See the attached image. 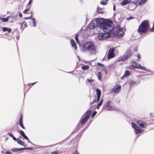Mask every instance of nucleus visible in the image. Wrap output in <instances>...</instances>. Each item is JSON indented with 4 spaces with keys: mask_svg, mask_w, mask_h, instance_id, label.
<instances>
[{
    "mask_svg": "<svg viewBox=\"0 0 154 154\" xmlns=\"http://www.w3.org/2000/svg\"><path fill=\"white\" fill-rule=\"evenodd\" d=\"M19 133H20V134L23 136V137L25 139V138H27L28 139V137L27 136H26L24 132L22 131L21 130H20L19 131Z\"/></svg>",
    "mask_w": 154,
    "mask_h": 154,
    "instance_id": "nucleus-21",
    "label": "nucleus"
},
{
    "mask_svg": "<svg viewBox=\"0 0 154 154\" xmlns=\"http://www.w3.org/2000/svg\"><path fill=\"white\" fill-rule=\"evenodd\" d=\"M137 123L139 126L142 128H145L147 126V123L141 120L137 121Z\"/></svg>",
    "mask_w": 154,
    "mask_h": 154,
    "instance_id": "nucleus-11",
    "label": "nucleus"
},
{
    "mask_svg": "<svg viewBox=\"0 0 154 154\" xmlns=\"http://www.w3.org/2000/svg\"><path fill=\"white\" fill-rule=\"evenodd\" d=\"M95 101H96L95 100H94V101H93L92 103H92V104H93V103H94L95 102Z\"/></svg>",
    "mask_w": 154,
    "mask_h": 154,
    "instance_id": "nucleus-57",
    "label": "nucleus"
},
{
    "mask_svg": "<svg viewBox=\"0 0 154 154\" xmlns=\"http://www.w3.org/2000/svg\"><path fill=\"white\" fill-rule=\"evenodd\" d=\"M6 153L7 154H11V153L9 151H7L6 152Z\"/></svg>",
    "mask_w": 154,
    "mask_h": 154,
    "instance_id": "nucleus-49",
    "label": "nucleus"
},
{
    "mask_svg": "<svg viewBox=\"0 0 154 154\" xmlns=\"http://www.w3.org/2000/svg\"><path fill=\"white\" fill-rule=\"evenodd\" d=\"M89 68V66H83L82 67V68L84 70H86L88 69Z\"/></svg>",
    "mask_w": 154,
    "mask_h": 154,
    "instance_id": "nucleus-30",
    "label": "nucleus"
},
{
    "mask_svg": "<svg viewBox=\"0 0 154 154\" xmlns=\"http://www.w3.org/2000/svg\"><path fill=\"white\" fill-rule=\"evenodd\" d=\"M130 72L128 70H125V73L123 76L121 78V79H122L124 77H127L128 76H129L130 75Z\"/></svg>",
    "mask_w": 154,
    "mask_h": 154,
    "instance_id": "nucleus-19",
    "label": "nucleus"
},
{
    "mask_svg": "<svg viewBox=\"0 0 154 154\" xmlns=\"http://www.w3.org/2000/svg\"><path fill=\"white\" fill-rule=\"evenodd\" d=\"M32 23H33V26L34 27H36V21L35 19L32 18Z\"/></svg>",
    "mask_w": 154,
    "mask_h": 154,
    "instance_id": "nucleus-29",
    "label": "nucleus"
},
{
    "mask_svg": "<svg viewBox=\"0 0 154 154\" xmlns=\"http://www.w3.org/2000/svg\"><path fill=\"white\" fill-rule=\"evenodd\" d=\"M129 3V0H123L121 2V4L122 5H125Z\"/></svg>",
    "mask_w": 154,
    "mask_h": 154,
    "instance_id": "nucleus-20",
    "label": "nucleus"
},
{
    "mask_svg": "<svg viewBox=\"0 0 154 154\" xmlns=\"http://www.w3.org/2000/svg\"><path fill=\"white\" fill-rule=\"evenodd\" d=\"M131 125L133 128L135 130V134L141 133L142 132V130L139 127L136 125L133 122H132Z\"/></svg>",
    "mask_w": 154,
    "mask_h": 154,
    "instance_id": "nucleus-8",
    "label": "nucleus"
},
{
    "mask_svg": "<svg viewBox=\"0 0 154 154\" xmlns=\"http://www.w3.org/2000/svg\"><path fill=\"white\" fill-rule=\"evenodd\" d=\"M131 65L137 69L145 71L147 72H150V70L146 67L141 66L140 64L134 61H132L131 62Z\"/></svg>",
    "mask_w": 154,
    "mask_h": 154,
    "instance_id": "nucleus-5",
    "label": "nucleus"
},
{
    "mask_svg": "<svg viewBox=\"0 0 154 154\" xmlns=\"http://www.w3.org/2000/svg\"><path fill=\"white\" fill-rule=\"evenodd\" d=\"M103 100L102 99L100 100V102L98 104V105L100 106L103 103Z\"/></svg>",
    "mask_w": 154,
    "mask_h": 154,
    "instance_id": "nucleus-36",
    "label": "nucleus"
},
{
    "mask_svg": "<svg viewBox=\"0 0 154 154\" xmlns=\"http://www.w3.org/2000/svg\"><path fill=\"white\" fill-rule=\"evenodd\" d=\"M36 83V82H34V83H32V84H29V85H30V84H32V85H34V84H35Z\"/></svg>",
    "mask_w": 154,
    "mask_h": 154,
    "instance_id": "nucleus-55",
    "label": "nucleus"
},
{
    "mask_svg": "<svg viewBox=\"0 0 154 154\" xmlns=\"http://www.w3.org/2000/svg\"><path fill=\"white\" fill-rule=\"evenodd\" d=\"M127 19L128 20H129L133 19V17H128Z\"/></svg>",
    "mask_w": 154,
    "mask_h": 154,
    "instance_id": "nucleus-50",
    "label": "nucleus"
},
{
    "mask_svg": "<svg viewBox=\"0 0 154 154\" xmlns=\"http://www.w3.org/2000/svg\"><path fill=\"white\" fill-rule=\"evenodd\" d=\"M19 15L20 17H22V14L21 13V12L19 13Z\"/></svg>",
    "mask_w": 154,
    "mask_h": 154,
    "instance_id": "nucleus-43",
    "label": "nucleus"
},
{
    "mask_svg": "<svg viewBox=\"0 0 154 154\" xmlns=\"http://www.w3.org/2000/svg\"><path fill=\"white\" fill-rule=\"evenodd\" d=\"M135 83V82L134 81H131L130 82V85H132Z\"/></svg>",
    "mask_w": 154,
    "mask_h": 154,
    "instance_id": "nucleus-39",
    "label": "nucleus"
},
{
    "mask_svg": "<svg viewBox=\"0 0 154 154\" xmlns=\"http://www.w3.org/2000/svg\"><path fill=\"white\" fill-rule=\"evenodd\" d=\"M97 77H98V79L100 80V81H101L102 80V76L101 75V72H99L98 73H97Z\"/></svg>",
    "mask_w": 154,
    "mask_h": 154,
    "instance_id": "nucleus-27",
    "label": "nucleus"
},
{
    "mask_svg": "<svg viewBox=\"0 0 154 154\" xmlns=\"http://www.w3.org/2000/svg\"><path fill=\"white\" fill-rule=\"evenodd\" d=\"M97 11L98 13H101L104 12V10L102 8H100L98 7L97 8Z\"/></svg>",
    "mask_w": 154,
    "mask_h": 154,
    "instance_id": "nucleus-22",
    "label": "nucleus"
},
{
    "mask_svg": "<svg viewBox=\"0 0 154 154\" xmlns=\"http://www.w3.org/2000/svg\"><path fill=\"white\" fill-rule=\"evenodd\" d=\"M113 10L114 11H115V5H114V6H113Z\"/></svg>",
    "mask_w": 154,
    "mask_h": 154,
    "instance_id": "nucleus-56",
    "label": "nucleus"
},
{
    "mask_svg": "<svg viewBox=\"0 0 154 154\" xmlns=\"http://www.w3.org/2000/svg\"><path fill=\"white\" fill-rule=\"evenodd\" d=\"M132 53L130 51L127 52L125 54L119 58L118 60L119 61H125L132 55Z\"/></svg>",
    "mask_w": 154,
    "mask_h": 154,
    "instance_id": "nucleus-7",
    "label": "nucleus"
},
{
    "mask_svg": "<svg viewBox=\"0 0 154 154\" xmlns=\"http://www.w3.org/2000/svg\"><path fill=\"white\" fill-rule=\"evenodd\" d=\"M100 106H99V105L98 104V105H97V109H98L99 108V107H100Z\"/></svg>",
    "mask_w": 154,
    "mask_h": 154,
    "instance_id": "nucleus-54",
    "label": "nucleus"
},
{
    "mask_svg": "<svg viewBox=\"0 0 154 154\" xmlns=\"http://www.w3.org/2000/svg\"><path fill=\"white\" fill-rule=\"evenodd\" d=\"M147 1V0H141L139 3V5H141L145 4Z\"/></svg>",
    "mask_w": 154,
    "mask_h": 154,
    "instance_id": "nucleus-24",
    "label": "nucleus"
},
{
    "mask_svg": "<svg viewBox=\"0 0 154 154\" xmlns=\"http://www.w3.org/2000/svg\"><path fill=\"white\" fill-rule=\"evenodd\" d=\"M79 46L82 52L87 53L90 55H95L96 53L97 47L92 42H88Z\"/></svg>",
    "mask_w": 154,
    "mask_h": 154,
    "instance_id": "nucleus-2",
    "label": "nucleus"
},
{
    "mask_svg": "<svg viewBox=\"0 0 154 154\" xmlns=\"http://www.w3.org/2000/svg\"><path fill=\"white\" fill-rule=\"evenodd\" d=\"M153 27H154V23H153Z\"/></svg>",
    "mask_w": 154,
    "mask_h": 154,
    "instance_id": "nucleus-59",
    "label": "nucleus"
},
{
    "mask_svg": "<svg viewBox=\"0 0 154 154\" xmlns=\"http://www.w3.org/2000/svg\"><path fill=\"white\" fill-rule=\"evenodd\" d=\"M104 72H106V74H107V72H106V69H104Z\"/></svg>",
    "mask_w": 154,
    "mask_h": 154,
    "instance_id": "nucleus-58",
    "label": "nucleus"
},
{
    "mask_svg": "<svg viewBox=\"0 0 154 154\" xmlns=\"http://www.w3.org/2000/svg\"><path fill=\"white\" fill-rule=\"evenodd\" d=\"M116 34L118 35L122 36L124 35V33L122 29L119 27H118L116 30Z\"/></svg>",
    "mask_w": 154,
    "mask_h": 154,
    "instance_id": "nucleus-15",
    "label": "nucleus"
},
{
    "mask_svg": "<svg viewBox=\"0 0 154 154\" xmlns=\"http://www.w3.org/2000/svg\"><path fill=\"white\" fill-rule=\"evenodd\" d=\"M89 125H88L83 130L85 131V130L88 127V126H89Z\"/></svg>",
    "mask_w": 154,
    "mask_h": 154,
    "instance_id": "nucleus-51",
    "label": "nucleus"
},
{
    "mask_svg": "<svg viewBox=\"0 0 154 154\" xmlns=\"http://www.w3.org/2000/svg\"><path fill=\"white\" fill-rule=\"evenodd\" d=\"M97 112L96 111H94L92 114L91 117L92 118H93L97 114Z\"/></svg>",
    "mask_w": 154,
    "mask_h": 154,
    "instance_id": "nucleus-33",
    "label": "nucleus"
},
{
    "mask_svg": "<svg viewBox=\"0 0 154 154\" xmlns=\"http://www.w3.org/2000/svg\"><path fill=\"white\" fill-rule=\"evenodd\" d=\"M121 86L119 85H117L115 86L112 89V92L115 94H117L119 92L120 90Z\"/></svg>",
    "mask_w": 154,
    "mask_h": 154,
    "instance_id": "nucleus-10",
    "label": "nucleus"
},
{
    "mask_svg": "<svg viewBox=\"0 0 154 154\" xmlns=\"http://www.w3.org/2000/svg\"><path fill=\"white\" fill-rule=\"evenodd\" d=\"M29 9V8L26 9L24 11V13L26 14V11H27Z\"/></svg>",
    "mask_w": 154,
    "mask_h": 154,
    "instance_id": "nucleus-45",
    "label": "nucleus"
},
{
    "mask_svg": "<svg viewBox=\"0 0 154 154\" xmlns=\"http://www.w3.org/2000/svg\"><path fill=\"white\" fill-rule=\"evenodd\" d=\"M108 1V0H101L100 2V4L103 5H105L107 4Z\"/></svg>",
    "mask_w": 154,
    "mask_h": 154,
    "instance_id": "nucleus-26",
    "label": "nucleus"
},
{
    "mask_svg": "<svg viewBox=\"0 0 154 154\" xmlns=\"http://www.w3.org/2000/svg\"><path fill=\"white\" fill-rule=\"evenodd\" d=\"M17 143L20 145L23 146H26L25 145V143L22 141L20 140L19 138L17 139Z\"/></svg>",
    "mask_w": 154,
    "mask_h": 154,
    "instance_id": "nucleus-18",
    "label": "nucleus"
},
{
    "mask_svg": "<svg viewBox=\"0 0 154 154\" xmlns=\"http://www.w3.org/2000/svg\"><path fill=\"white\" fill-rule=\"evenodd\" d=\"M110 101H108L107 102L105 107V109L106 110H113V108L110 105Z\"/></svg>",
    "mask_w": 154,
    "mask_h": 154,
    "instance_id": "nucleus-12",
    "label": "nucleus"
},
{
    "mask_svg": "<svg viewBox=\"0 0 154 154\" xmlns=\"http://www.w3.org/2000/svg\"><path fill=\"white\" fill-rule=\"evenodd\" d=\"M149 28V24L148 21H144L139 26L138 29V32L139 33L146 32Z\"/></svg>",
    "mask_w": 154,
    "mask_h": 154,
    "instance_id": "nucleus-3",
    "label": "nucleus"
},
{
    "mask_svg": "<svg viewBox=\"0 0 154 154\" xmlns=\"http://www.w3.org/2000/svg\"><path fill=\"white\" fill-rule=\"evenodd\" d=\"M95 90L96 91V94L97 95V102H98L99 101L100 97L101 91L100 90L97 88Z\"/></svg>",
    "mask_w": 154,
    "mask_h": 154,
    "instance_id": "nucleus-14",
    "label": "nucleus"
},
{
    "mask_svg": "<svg viewBox=\"0 0 154 154\" xmlns=\"http://www.w3.org/2000/svg\"><path fill=\"white\" fill-rule=\"evenodd\" d=\"M75 39L76 40V42L77 44H79L80 41H79L78 38V35L77 34H76L75 35Z\"/></svg>",
    "mask_w": 154,
    "mask_h": 154,
    "instance_id": "nucleus-28",
    "label": "nucleus"
},
{
    "mask_svg": "<svg viewBox=\"0 0 154 154\" xmlns=\"http://www.w3.org/2000/svg\"><path fill=\"white\" fill-rule=\"evenodd\" d=\"M97 65L98 66H101L102 67H104V65L100 63H97Z\"/></svg>",
    "mask_w": 154,
    "mask_h": 154,
    "instance_id": "nucleus-41",
    "label": "nucleus"
},
{
    "mask_svg": "<svg viewBox=\"0 0 154 154\" xmlns=\"http://www.w3.org/2000/svg\"><path fill=\"white\" fill-rule=\"evenodd\" d=\"M25 139H26V140H27L28 141V143H32L30 141V140H29V139H28H28L27 138H25Z\"/></svg>",
    "mask_w": 154,
    "mask_h": 154,
    "instance_id": "nucleus-44",
    "label": "nucleus"
},
{
    "mask_svg": "<svg viewBox=\"0 0 154 154\" xmlns=\"http://www.w3.org/2000/svg\"><path fill=\"white\" fill-rule=\"evenodd\" d=\"M99 25L104 32H109L112 31L113 27L109 23H106L103 18H96L93 20L90 23L89 27L91 29H94Z\"/></svg>",
    "mask_w": 154,
    "mask_h": 154,
    "instance_id": "nucleus-1",
    "label": "nucleus"
},
{
    "mask_svg": "<svg viewBox=\"0 0 154 154\" xmlns=\"http://www.w3.org/2000/svg\"><path fill=\"white\" fill-rule=\"evenodd\" d=\"M110 31L109 32H105L106 33H100L98 35V38L100 40L105 39L110 36L109 33L111 32Z\"/></svg>",
    "mask_w": 154,
    "mask_h": 154,
    "instance_id": "nucleus-6",
    "label": "nucleus"
},
{
    "mask_svg": "<svg viewBox=\"0 0 154 154\" xmlns=\"http://www.w3.org/2000/svg\"><path fill=\"white\" fill-rule=\"evenodd\" d=\"M8 134L11 137H13V135L11 133H8Z\"/></svg>",
    "mask_w": 154,
    "mask_h": 154,
    "instance_id": "nucleus-42",
    "label": "nucleus"
},
{
    "mask_svg": "<svg viewBox=\"0 0 154 154\" xmlns=\"http://www.w3.org/2000/svg\"><path fill=\"white\" fill-rule=\"evenodd\" d=\"M12 137L13 139L14 140L17 141V139L14 137L13 136V137Z\"/></svg>",
    "mask_w": 154,
    "mask_h": 154,
    "instance_id": "nucleus-46",
    "label": "nucleus"
},
{
    "mask_svg": "<svg viewBox=\"0 0 154 154\" xmlns=\"http://www.w3.org/2000/svg\"><path fill=\"white\" fill-rule=\"evenodd\" d=\"M137 57L139 58H140V55H139V54H138L137 55Z\"/></svg>",
    "mask_w": 154,
    "mask_h": 154,
    "instance_id": "nucleus-53",
    "label": "nucleus"
},
{
    "mask_svg": "<svg viewBox=\"0 0 154 154\" xmlns=\"http://www.w3.org/2000/svg\"><path fill=\"white\" fill-rule=\"evenodd\" d=\"M91 111L90 110H88L83 116L81 118V125L84 124L88 119L90 117Z\"/></svg>",
    "mask_w": 154,
    "mask_h": 154,
    "instance_id": "nucleus-4",
    "label": "nucleus"
},
{
    "mask_svg": "<svg viewBox=\"0 0 154 154\" xmlns=\"http://www.w3.org/2000/svg\"><path fill=\"white\" fill-rule=\"evenodd\" d=\"M8 18H3L2 19V20L4 22H6L8 21Z\"/></svg>",
    "mask_w": 154,
    "mask_h": 154,
    "instance_id": "nucleus-31",
    "label": "nucleus"
},
{
    "mask_svg": "<svg viewBox=\"0 0 154 154\" xmlns=\"http://www.w3.org/2000/svg\"><path fill=\"white\" fill-rule=\"evenodd\" d=\"M69 73H71L72 72H69Z\"/></svg>",
    "mask_w": 154,
    "mask_h": 154,
    "instance_id": "nucleus-60",
    "label": "nucleus"
},
{
    "mask_svg": "<svg viewBox=\"0 0 154 154\" xmlns=\"http://www.w3.org/2000/svg\"><path fill=\"white\" fill-rule=\"evenodd\" d=\"M2 30L3 32H6L7 31L8 32H11V28H8L6 27H4L3 28Z\"/></svg>",
    "mask_w": 154,
    "mask_h": 154,
    "instance_id": "nucleus-23",
    "label": "nucleus"
},
{
    "mask_svg": "<svg viewBox=\"0 0 154 154\" xmlns=\"http://www.w3.org/2000/svg\"><path fill=\"white\" fill-rule=\"evenodd\" d=\"M58 151H53L51 152V154H58Z\"/></svg>",
    "mask_w": 154,
    "mask_h": 154,
    "instance_id": "nucleus-35",
    "label": "nucleus"
},
{
    "mask_svg": "<svg viewBox=\"0 0 154 154\" xmlns=\"http://www.w3.org/2000/svg\"><path fill=\"white\" fill-rule=\"evenodd\" d=\"M25 23L24 24V27H25V28H26L27 26V25L26 24V23H25V22H24L23 23H20V24L21 26H22V27H23V24Z\"/></svg>",
    "mask_w": 154,
    "mask_h": 154,
    "instance_id": "nucleus-32",
    "label": "nucleus"
},
{
    "mask_svg": "<svg viewBox=\"0 0 154 154\" xmlns=\"http://www.w3.org/2000/svg\"><path fill=\"white\" fill-rule=\"evenodd\" d=\"M103 100L102 99L100 100V102L98 104V105L100 106L103 103Z\"/></svg>",
    "mask_w": 154,
    "mask_h": 154,
    "instance_id": "nucleus-37",
    "label": "nucleus"
},
{
    "mask_svg": "<svg viewBox=\"0 0 154 154\" xmlns=\"http://www.w3.org/2000/svg\"><path fill=\"white\" fill-rule=\"evenodd\" d=\"M151 31L153 32L154 31V27H153L151 29Z\"/></svg>",
    "mask_w": 154,
    "mask_h": 154,
    "instance_id": "nucleus-48",
    "label": "nucleus"
},
{
    "mask_svg": "<svg viewBox=\"0 0 154 154\" xmlns=\"http://www.w3.org/2000/svg\"><path fill=\"white\" fill-rule=\"evenodd\" d=\"M23 115H21L20 116V118L19 123H23Z\"/></svg>",
    "mask_w": 154,
    "mask_h": 154,
    "instance_id": "nucleus-34",
    "label": "nucleus"
},
{
    "mask_svg": "<svg viewBox=\"0 0 154 154\" xmlns=\"http://www.w3.org/2000/svg\"><path fill=\"white\" fill-rule=\"evenodd\" d=\"M88 81L89 82H92L93 80L91 79H88Z\"/></svg>",
    "mask_w": 154,
    "mask_h": 154,
    "instance_id": "nucleus-47",
    "label": "nucleus"
},
{
    "mask_svg": "<svg viewBox=\"0 0 154 154\" xmlns=\"http://www.w3.org/2000/svg\"><path fill=\"white\" fill-rule=\"evenodd\" d=\"M139 0H129V2L137 5Z\"/></svg>",
    "mask_w": 154,
    "mask_h": 154,
    "instance_id": "nucleus-25",
    "label": "nucleus"
},
{
    "mask_svg": "<svg viewBox=\"0 0 154 154\" xmlns=\"http://www.w3.org/2000/svg\"><path fill=\"white\" fill-rule=\"evenodd\" d=\"M136 6L137 5L131 2H129L128 5V8L130 10H133L136 8Z\"/></svg>",
    "mask_w": 154,
    "mask_h": 154,
    "instance_id": "nucleus-13",
    "label": "nucleus"
},
{
    "mask_svg": "<svg viewBox=\"0 0 154 154\" xmlns=\"http://www.w3.org/2000/svg\"><path fill=\"white\" fill-rule=\"evenodd\" d=\"M70 43L72 46L74 47L75 50H76L77 49V46L75 44V42L74 40L71 39L70 40Z\"/></svg>",
    "mask_w": 154,
    "mask_h": 154,
    "instance_id": "nucleus-16",
    "label": "nucleus"
},
{
    "mask_svg": "<svg viewBox=\"0 0 154 154\" xmlns=\"http://www.w3.org/2000/svg\"><path fill=\"white\" fill-rule=\"evenodd\" d=\"M29 149L28 148H20V149H18L17 148H13L11 149V150L13 152H17L18 151H20L21 150H23V149Z\"/></svg>",
    "mask_w": 154,
    "mask_h": 154,
    "instance_id": "nucleus-17",
    "label": "nucleus"
},
{
    "mask_svg": "<svg viewBox=\"0 0 154 154\" xmlns=\"http://www.w3.org/2000/svg\"><path fill=\"white\" fill-rule=\"evenodd\" d=\"M31 16H31L30 17H25L24 18V19H25V20H27V19H32V18L31 17Z\"/></svg>",
    "mask_w": 154,
    "mask_h": 154,
    "instance_id": "nucleus-40",
    "label": "nucleus"
},
{
    "mask_svg": "<svg viewBox=\"0 0 154 154\" xmlns=\"http://www.w3.org/2000/svg\"><path fill=\"white\" fill-rule=\"evenodd\" d=\"M114 49L112 48L109 50L107 54V58L108 59L113 58L114 57L115 54L114 53Z\"/></svg>",
    "mask_w": 154,
    "mask_h": 154,
    "instance_id": "nucleus-9",
    "label": "nucleus"
},
{
    "mask_svg": "<svg viewBox=\"0 0 154 154\" xmlns=\"http://www.w3.org/2000/svg\"><path fill=\"white\" fill-rule=\"evenodd\" d=\"M31 2H32V0H30L29 1V2L28 4V5H30L31 4Z\"/></svg>",
    "mask_w": 154,
    "mask_h": 154,
    "instance_id": "nucleus-52",
    "label": "nucleus"
},
{
    "mask_svg": "<svg viewBox=\"0 0 154 154\" xmlns=\"http://www.w3.org/2000/svg\"><path fill=\"white\" fill-rule=\"evenodd\" d=\"M19 124L20 127L22 128L23 129H25L23 125V123H19Z\"/></svg>",
    "mask_w": 154,
    "mask_h": 154,
    "instance_id": "nucleus-38",
    "label": "nucleus"
}]
</instances>
